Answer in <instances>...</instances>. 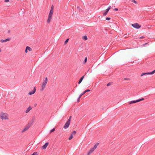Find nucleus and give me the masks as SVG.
Masks as SVG:
<instances>
[{
  "label": "nucleus",
  "mask_w": 155,
  "mask_h": 155,
  "mask_svg": "<svg viewBox=\"0 0 155 155\" xmlns=\"http://www.w3.org/2000/svg\"><path fill=\"white\" fill-rule=\"evenodd\" d=\"M54 6L52 5L51 7V9L49 13L48 18L47 20V22L48 23H49L50 22L52 18L54 13Z\"/></svg>",
  "instance_id": "obj_1"
},
{
  "label": "nucleus",
  "mask_w": 155,
  "mask_h": 155,
  "mask_svg": "<svg viewBox=\"0 0 155 155\" xmlns=\"http://www.w3.org/2000/svg\"><path fill=\"white\" fill-rule=\"evenodd\" d=\"M99 144V143H98L95 144L92 148H91L90 149L87 151L86 155H91V154L94 152L95 150L97 148Z\"/></svg>",
  "instance_id": "obj_2"
},
{
  "label": "nucleus",
  "mask_w": 155,
  "mask_h": 155,
  "mask_svg": "<svg viewBox=\"0 0 155 155\" xmlns=\"http://www.w3.org/2000/svg\"><path fill=\"white\" fill-rule=\"evenodd\" d=\"M0 118L2 120H8L9 116L8 114L4 112H2L0 114Z\"/></svg>",
  "instance_id": "obj_3"
},
{
  "label": "nucleus",
  "mask_w": 155,
  "mask_h": 155,
  "mask_svg": "<svg viewBox=\"0 0 155 155\" xmlns=\"http://www.w3.org/2000/svg\"><path fill=\"white\" fill-rule=\"evenodd\" d=\"M48 79L47 77L45 78V79L43 81L41 84L40 90L43 91L46 87V86L48 82Z\"/></svg>",
  "instance_id": "obj_4"
},
{
  "label": "nucleus",
  "mask_w": 155,
  "mask_h": 155,
  "mask_svg": "<svg viewBox=\"0 0 155 155\" xmlns=\"http://www.w3.org/2000/svg\"><path fill=\"white\" fill-rule=\"evenodd\" d=\"M71 117H70L69 119H68V120H67V121L65 123L64 126V128L66 129L67 128H68L69 127V125L70 124V121H71Z\"/></svg>",
  "instance_id": "obj_5"
},
{
  "label": "nucleus",
  "mask_w": 155,
  "mask_h": 155,
  "mask_svg": "<svg viewBox=\"0 0 155 155\" xmlns=\"http://www.w3.org/2000/svg\"><path fill=\"white\" fill-rule=\"evenodd\" d=\"M131 25L133 27L137 29H139L141 27V25L137 23H135L134 24H132Z\"/></svg>",
  "instance_id": "obj_6"
},
{
  "label": "nucleus",
  "mask_w": 155,
  "mask_h": 155,
  "mask_svg": "<svg viewBox=\"0 0 155 155\" xmlns=\"http://www.w3.org/2000/svg\"><path fill=\"white\" fill-rule=\"evenodd\" d=\"M155 73V70L151 72L143 73L141 74L140 76L141 77H142L145 75L152 74Z\"/></svg>",
  "instance_id": "obj_7"
},
{
  "label": "nucleus",
  "mask_w": 155,
  "mask_h": 155,
  "mask_svg": "<svg viewBox=\"0 0 155 155\" xmlns=\"http://www.w3.org/2000/svg\"><path fill=\"white\" fill-rule=\"evenodd\" d=\"M144 98H142L140 99H138V100H137L136 101H130L129 103V104H133V103H135L137 102H139L140 101H143V100H144Z\"/></svg>",
  "instance_id": "obj_8"
},
{
  "label": "nucleus",
  "mask_w": 155,
  "mask_h": 155,
  "mask_svg": "<svg viewBox=\"0 0 155 155\" xmlns=\"http://www.w3.org/2000/svg\"><path fill=\"white\" fill-rule=\"evenodd\" d=\"M36 91V88L35 87H34V88L33 90L32 91H30L29 93L28 94L30 95H31L32 94H34V93H35V92Z\"/></svg>",
  "instance_id": "obj_9"
},
{
  "label": "nucleus",
  "mask_w": 155,
  "mask_h": 155,
  "mask_svg": "<svg viewBox=\"0 0 155 155\" xmlns=\"http://www.w3.org/2000/svg\"><path fill=\"white\" fill-rule=\"evenodd\" d=\"M30 126L28 125L26 126L22 130V132H23L26 131V130H28L30 128Z\"/></svg>",
  "instance_id": "obj_10"
},
{
  "label": "nucleus",
  "mask_w": 155,
  "mask_h": 155,
  "mask_svg": "<svg viewBox=\"0 0 155 155\" xmlns=\"http://www.w3.org/2000/svg\"><path fill=\"white\" fill-rule=\"evenodd\" d=\"M48 142H46V143L41 148L43 149H45L47 148V147L48 145Z\"/></svg>",
  "instance_id": "obj_11"
},
{
  "label": "nucleus",
  "mask_w": 155,
  "mask_h": 155,
  "mask_svg": "<svg viewBox=\"0 0 155 155\" xmlns=\"http://www.w3.org/2000/svg\"><path fill=\"white\" fill-rule=\"evenodd\" d=\"M111 8V6H109L107 8L106 10V11L104 13V15H107V12L109 11V10H110Z\"/></svg>",
  "instance_id": "obj_12"
},
{
  "label": "nucleus",
  "mask_w": 155,
  "mask_h": 155,
  "mask_svg": "<svg viewBox=\"0 0 155 155\" xmlns=\"http://www.w3.org/2000/svg\"><path fill=\"white\" fill-rule=\"evenodd\" d=\"M9 40L10 39L9 38L6 39H1L0 40V42L2 43H3L9 41Z\"/></svg>",
  "instance_id": "obj_13"
},
{
  "label": "nucleus",
  "mask_w": 155,
  "mask_h": 155,
  "mask_svg": "<svg viewBox=\"0 0 155 155\" xmlns=\"http://www.w3.org/2000/svg\"><path fill=\"white\" fill-rule=\"evenodd\" d=\"M28 50L29 51H31V49L30 47L27 46L25 50V53H27L28 52Z\"/></svg>",
  "instance_id": "obj_14"
},
{
  "label": "nucleus",
  "mask_w": 155,
  "mask_h": 155,
  "mask_svg": "<svg viewBox=\"0 0 155 155\" xmlns=\"http://www.w3.org/2000/svg\"><path fill=\"white\" fill-rule=\"evenodd\" d=\"M32 109V107L30 106L25 111L26 113H28Z\"/></svg>",
  "instance_id": "obj_15"
},
{
  "label": "nucleus",
  "mask_w": 155,
  "mask_h": 155,
  "mask_svg": "<svg viewBox=\"0 0 155 155\" xmlns=\"http://www.w3.org/2000/svg\"><path fill=\"white\" fill-rule=\"evenodd\" d=\"M84 76H82L81 78L80 79L79 82H78V84H80L81 82H82V81L83 79L84 78Z\"/></svg>",
  "instance_id": "obj_16"
},
{
  "label": "nucleus",
  "mask_w": 155,
  "mask_h": 155,
  "mask_svg": "<svg viewBox=\"0 0 155 155\" xmlns=\"http://www.w3.org/2000/svg\"><path fill=\"white\" fill-rule=\"evenodd\" d=\"M83 38L85 40H86L87 39V37L86 35L84 36L83 37Z\"/></svg>",
  "instance_id": "obj_17"
},
{
  "label": "nucleus",
  "mask_w": 155,
  "mask_h": 155,
  "mask_svg": "<svg viewBox=\"0 0 155 155\" xmlns=\"http://www.w3.org/2000/svg\"><path fill=\"white\" fill-rule=\"evenodd\" d=\"M73 134H71L70 137H69L68 139L69 140H70L71 139H72L73 138Z\"/></svg>",
  "instance_id": "obj_18"
},
{
  "label": "nucleus",
  "mask_w": 155,
  "mask_h": 155,
  "mask_svg": "<svg viewBox=\"0 0 155 155\" xmlns=\"http://www.w3.org/2000/svg\"><path fill=\"white\" fill-rule=\"evenodd\" d=\"M85 94L84 92H83L79 96V98H81V96Z\"/></svg>",
  "instance_id": "obj_19"
},
{
  "label": "nucleus",
  "mask_w": 155,
  "mask_h": 155,
  "mask_svg": "<svg viewBox=\"0 0 155 155\" xmlns=\"http://www.w3.org/2000/svg\"><path fill=\"white\" fill-rule=\"evenodd\" d=\"M55 128H53V129H51L50 131V133H51L53 132H54V130H55Z\"/></svg>",
  "instance_id": "obj_20"
},
{
  "label": "nucleus",
  "mask_w": 155,
  "mask_h": 155,
  "mask_svg": "<svg viewBox=\"0 0 155 155\" xmlns=\"http://www.w3.org/2000/svg\"><path fill=\"white\" fill-rule=\"evenodd\" d=\"M68 40H69V39H68V38L66 40V41H65L64 44H66L68 43Z\"/></svg>",
  "instance_id": "obj_21"
},
{
  "label": "nucleus",
  "mask_w": 155,
  "mask_h": 155,
  "mask_svg": "<svg viewBox=\"0 0 155 155\" xmlns=\"http://www.w3.org/2000/svg\"><path fill=\"white\" fill-rule=\"evenodd\" d=\"M90 91V89H87L86 90H85L84 91V92H85V93L87 92H88Z\"/></svg>",
  "instance_id": "obj_22"
},
{
  "label": "nucleus",
  "mask_w": 155,
  "mask_h": 155,
  "mask_svg": "<svg viewBox=\"0 0 155 155\" xmlns=\"http://www.w3.org/2000/svg\"><path fill=\"white\" fill-rule=\"evenodd\" d=\"M37 152H35L32 153L31 155H37Z\"/></svg>",
  "instance_id": "obj_23"
},
{
  "label": "nucleus",
  "mask_w": 155,
  "mask_h": 155,
  "mask_svg": "<svg viewBox=\"0 0 155 155\" xmlns=\"http://www.w3.org/2000/svg\"><path fill=\"white\" fill-rule=\"evenodd\" d=\"M87 61V57H85V59H84V63H85Z\"/></svg>",
  "instance_id": "obj_24"
},
{
  "label": "nucleus",
  "mask_w": 155,
  "mask_h": 155,
  "mask_svg": "<svg viewBox=\"0 0 155 155\" xmlns=\"http://www.w3.org/2000/svg\"><path fill=\"white\" fill-rule=\"evenodd\" d=\"M76 134V132L75 131H74L72 132V133L71 134H73H73L75 135Z\"/></svg>",
  "instance_id": "obj_25"
},
{
  "label": "nucleus",
  "mask_w": 155,
  "mask_h": 155,
  "mask_svg": "<svg viewBox=\"0 0 155 155\" xmlns=\"http://www.w3.org/2000/svg\"><path fill=\"white\" fill-rule=\"evenodd\" d=\"M110 18H108V17H107L106 18V19L107 20H110Z\"/></svg>",
  "instance_id": "obj_26"
},
{
  "label": "nucleus",
  "mask_w": 155,
  "mask_h": 155,
  "mask_svg": "<svg viewBox=\"0 0 155 155\" xmlns=\"http://www.w3.org/2000/svg\"><path fill=\"white\" fill-rule=\"evenodd\" d=\"M9 1V0H5L4 2H8Z\"/></svg>",
  "instance_id": "obj_27"
},
{
  "label": "nucleus",
  "mask_w": 155,
  "mask_h": 155,
  "mask_svg": "<svg viewBox=\"0 0 155 155\" xmlns=\"http://www.w3.org/2000/svg\"><path fill=\"white\" fill-rule=\"evenodd\" d=\"M132 2L135 3H137V2L134 0H132Z\"/></svg>",
  "instance_id": "obj_28"
},
{
  "label": "nucleus",
  "mask_w": 155,
  "mask_h": 155,
  "mask_svg": "<svg viewBox=\"0 0 155 155\" xmlns=\"http://www.w3.org/2000/svg\"><path fill=\"white\" fill-rule=\"evenodd\" d=\"M80 98H79V97L78 100H77V101L78 102H79L80 101Z\"/></svg>",
  "instance_id": "obj_29"
},
{
  "label": "nucleus",
  "mask_w": 155,
  "mask_h": 155,
  "mask_svg": "<svg viewBox=\"0 0 155 155\" xmlns=\"http://www.w3.org/2000/svg\"><path fill=\"white\" fill-rule=\"evenodd\" d=\"M114 10L116 11H117L118 10V9L117 8H115L114 9Z\"/></svg>",
  "instance_id": "obj_30"
},
{
  "label": "nucleus",
  "mask_w": 155,
  "mask_h": 155,
  "mask_svg": "<svg viewBox=\"0 0 155 155\" xmlns=\"http://www.w3.org/2000/svg\"><path fill=\"white\" fill-rule=\"evenodd\" d=\"M110 83H108V84H107V86H109V85H110Z\"/></svg>",
  "instance_id": "obj_31"
},
{
  "label": "nucleus",
  "mask_w": 155,
  "mask_h": 155,
  "mask_svg": "<svg viewBox=\"0 0 155 155\" xmlns=\"http://www.w3.org/2000/svg\"><path fill=\"white\" fill-rule=\"evenodd\" d=\"M1 49L0 48V52L1 51Z\"/></svg>",
  "instance_id": "obj_32"
}]
</instances>
